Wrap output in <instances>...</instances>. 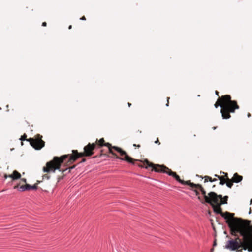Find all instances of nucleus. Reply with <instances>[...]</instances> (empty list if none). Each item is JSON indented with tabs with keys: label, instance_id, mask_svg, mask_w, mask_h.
<instances>
[{
	"label": "nucleus",
	"instance_id": "1",
	"mask_svg": "<svg viewBox=\"0 0 252 252\" xmlns=\"http://www.w3.org/2000/svg\"><path fill=\"white\" fill-rule=\"evenodd\" d=\"M243 221L247 222V225H249L251 222L250 220L238 218L233 219L232 221H227V224L230 229L232 235L237 236L236 234L239 233L242 237V240L237 237L242 244V249L252 251V234L249 232L247 227L243 225L242 222Z\"/></svg>",
	"mask_w": 252,
	"mask_h": 252
},
{
	"label": "nucleus",
	"instance_id": "2",
	"mask_svg": "<svg viewBox=\"0 0 252 252\" xmlns=\"http://www.w3.org/2000/svg\"><path fill=\"white\" fill-rule=\"evenodd\" d=\"M199 186V190L202 192L204 196L205 201L206 203L211 205L214 211L218 214H220L222 217L225 219L226 223L227 221H232L233 219H238V218L234 217V214L225 212L223 213L221 210L220 206L222 204H227L226 201H223L222 196L221 195H217L214 192H210L208 193V195H206V191L201 185H197Z\"/></svg>",
	"mask_w": 252,
	"mask_h": 252
},
{
	"label": "nucleus",
	"instance_id": "3",
	"mask_svg": "<svg viewBox=\"0 0 252 252\" xmlns=\"http://www.w3.org/2000/svg\"><path fill=\"white\" fill-rule=\"evenodd\" d=\"M230 95H225L219 98L214 106L216 108L220 106L221 108V113L223 119H229L231 115L230 112H234L235 109H239L236 101L231 100Z\"/></svg>",
	"mask_w": 252,
	"mask_h": 252
},
{
	"label": "nucleus",
	"instance_id": "4",
	"mask_svg": "<svg viewBox=\"0 0 252 252\" xmlns=\"http://www.w3.org/2000/svg\"><path fill=\"white\" fill-rule=\"evenodd\" d=\"M158 168L154 169L155 172L166 173L168 175L173 177L178 182L180 183L181 184L183 185H188L191 188H195L199 190V186L196 185H200V184H195L194 183H191L190 181H185L183 180H181L179 176H178L175 172H173L171 171V170L169 169L168 168L164 165H158Z\"/></svg>",
	"mask_w": 252,
	"mask_h": 252
},
{
	"label": "nucleus",
	"instance_id": "5",
	"mask_svg": "<svg viewBox=\"0 0 252 252\" xmlns=\"http://www.w3.org/2000/svg\"><path fill=\"white\" fill-rule=\"evenodd\" d=\"M67 158V155L62 156L60 158L55 157L53 158V160L48 162L46 163V166L43 168V172H50L52 171L54 173L56 170L62 171L60 169L61 164ZM64 170H63L62 172Z\"/></svg>",
	"mask_w": 252,
	"mask_h": 252
},
{
	"label": "nucleus",
	"instance_id": "6",
	"mask_svg": "<svg viewBox=\"0 0 252 252\" xmlns=\"http://www.w3.org/2000/svg\"><path fill=\"white\" fill-rule=\"evenodd\" d=\"M105 145L108 148L110 153L112 154V155L116 156V155L112 151V149H114L117 152L119 153L121 156H124V158H120L117 156L116 158L117 159L126 161L128 163L134 165V163L133 162L134 160L133 158L129 157L127 154V153L125 151H123L121 148L116 146H112L109 143H106Z\"/></svg>",
	"mask_w": 252,
	"mask_h": 252
},
{
	"label": "nucleus",
	"instance_id": "7",
	"mask_svg": "<svg viewBox=\"0 0 252 252\" xmlns=\"http://www.w3.org/2000/svg\"><path fill=\"white\" fill-rule=\"evenodd\" d=\"M96 145L95 143H92L91 144L89 143L88 145L84 147V154L86 156H91L93 154V150H94L96 148ZM84 155L83 153L78 154L77 152L75 154L74 153L73 155H70L69 159L68 160V162H74L79 157H82Z\"/></svg>",
	"mask_w": 252,
	"mask_h": 252
},
{
	"label": "nucleus",
	"instance_id": "8",
	"mask_svg": "<svg viewBox=\"0 0 252 252\" xmlns=\"http://www.w3.org/2000/svg\"><path fill=\"white\" fill-rule=\"evenodd\" d=\"M241 246L242 244L237 237L234 239L228 240L226 243L225 248L231 251H238L239 252L242 250Z\"/></svg>",
	"mask_w": 252,
	"mask_h": 252
},
{
	"label": "nucleus",
	"instance_id": "9",
	"mask_svg": "<svg viewBox=\"0 0 252 252\" xmlns=\"http://www.w3.org/2000/svg\"><path fill=\"white\" fill-rule=\"evenodd\" d=\"M28 141L30 142V144L36 150H40L44 146L45 142L41 139L34 140L32 138H30Z\"/></svg>",
	"mask_w": 252,
	"mask_h": 252
},
{
	"label": "nucleus",
	"instance_id": "10",
	"mask_svg": "<svg viewBox=\"0 0 252 252\" xmlns=\"http://www.w3.org/2000/svg\"><path fill=\"white\" fill-rule=\"evenodd\" d=\"M144 164L146 165L145 167L146 169H148L149 167H152V170L154 171L155 170L154 169L158 168V166L159 165L158 164L154 165L153 163H150L147 159L144 160Z\"/></svg>",
	"mask_w": 252,
	"mask_h": 252
},
{
	"label": "nucleus",
	"instance_id": "11",
	"mask_svg": "<svg viewBox=\"0 0 252 252\" xmlns=\"http://www.w3.org/2000/svg\"><path fill=\"white\" fill-rule=\"evenodd\" d=\"M21 176V174L16 170H14L12 174L8 175V177L12 178V180L20 179Z\"/></svg>",
	"mask_w": 252,
	"mask_h": 252
},
{
	"label": "nucleus",
	"instance_id": "12",
	"mask_svg": "<svg viewBox=\"0 0 252 252\" xmlns=\"http://www.w3.org/2000/svg\"><path fill=\"white\" fill-rule=\"evenodd\" d=\"M243 177L241 175H238L237 173H235L232 178V181L233 182L239 183L242 181Z\"/></svg>",
	"mask_w": 252,
	"mask_h": 252
},
{
	"label": "nucleus",
	"instance_id": "13",
	"mask_svg": "<svg viewBox=\"0 0 252 252\" xmlns=\"http://www.w3.org/2000/svg\"><path fill=\"white\" fill-rule=\"evenodd\" d=\"M27 190H30L31 189L33 190H36L37 189V186L36 184H34L33 185H31L28 184H26Z\"/></svg>",
	"mask_w": 252,
	"mask_h": 252
},
{
	"label": "nucleus",
	"instance_id": "14",
	"mask_svg": "<svg viewBox=\"0 0 252 252\" xmlns=\"http://www.w3.org/2000/svg\"><path fill=\"white\" fill-rule=\"evenodd\" d=\"M218 178L220 180V185H223L226 183L223 176H218Z\"/></svg>",
	"mask_w": 252,
	"mask_h": 252
},
{
	"label": "nucleus",
	"instance_id": "15",
	"mask_svg": "<svg viewBox=\"0 0 252 252\" xmlns=\"http://www.w3.org/2000/svg\"><path fill=\"white\" fill-rule=\"evenodd\" d=\"M104 143V140L103 138H101L99 141H98V147H102L103 146H105V144L106 143Z\"/></svg>",
	"mask_w": 252,
	"mask_h": 252
},
{
	"label": "nucleus",
	"instance_id": "16",
	"mask_svg": "<svg viewBox=\"0 0 252 252\" xmlns=\"http://www.w3.org/2000/svg\"><path fill=\"white\" fill-rule=\"evenodd\" d=\"M18 191H20V192H23L24 191H26L27 190V188H26V185L25 186H20L19 188H18Z\"/></svg>",
	"mask_w": 252,
	"mask_h": 252
},
{
	"label": "nucleus",
	"instance_id": "17",
	"mask_svg": "<svg viewBox=\"0 0 252 252\" xmlns=\"http://www.w3.org/2000/svg\"><path fill=\"white\" fill-rule=\"evenodd\" d=\"M228 180H229V181L228 182L226 183V186L228 188H231L232 187L233 185V182L232 181V180H229V179L228 178Z\"/></svg>",
	"mask_w": 252,
	"mask_h": 252
},
{
	"label": "nucleus",
	"instance_id": "18",
	"mask_svg": "<svg viewBox=\"0 0 252 252\" xmlns=\"http://www.w3.org/2000/svg\"><path fill=\"white\" fill-rule=\"evenodd\" d=\"M204 182H207L209 181L211 182H212L213 180V179L211 177L208 176H205L204 177Z\"/></svg>",
	"mask_w": 252,
	"mask_h": 252
},
{
	"label": "nucleus",
	"instance_id": "19",
	"mask_svg": "<svg viewBox=\"0 0 252 252\" xmlns=\"http://www.w3.org/2000/svg\"><path fill=\"white\" fill-rule=\"evenodd\" d=\"M26 137H27V135H26L25 134H24V135H23V136H22L21 137V138H20V139L21 141L25 140H26Z\"/></svg>",
	"mask_w": 252,
	"mask_h": 252
},
{
	"label": "nucleus",
	"instance_id": "20",
	"mask_svg": "<svg viewBox=\"0 0 252 252\" xmlns=\"http://www.w3.org/2000/svg\"><path fill=\"white\" fill-rule=\"evenodd\" d=\"M50 178V176H48V175H44L43 176V179H49Z\"/></svg>",
	"mask_w": 252,
	"mask_h": 252
},
{
	"label": "nucleus",
	"instance_id": "21",
	"mask_svg": "<svg viewBox=\"0 0 252 252\" xmlns=\"http://www.w3.org/2000/svg\"><path fill=\"white\" fill-rule=\"evenodd\" d=\"M228 198V197L227 196H225L224 197V200L223 201H226V202H227V201Z\"/></svg>",
	"mask_w": 252,
	"mask_h": 252
},
{
	"label": "nucleus",
	"instance_id": "22",
	"mask_svg": "<svg viewBox=\"0 0 252 252\" xmlns=\"http://www.w3.org/2000/svg\"><path fill=\"white\" fill-rule=\"evenodd\" d=\"M80 20H86V18L84 16H82L81 18H80Z\"/></svg>",
	"mask_w": 252,
	"mask_h": 252
},
{
	"label": "nucleus",
	"instance_id": "23",
	"mask_svg": "<svg viewBox=\"0 0 252 252\" xmlns=\"http://www.w3.org/2000/svg\"><path fill=\"white\" fill-rule=\"evenodd\" d=\"M46 25H47V23H46V22H43V23H42V25L43 26H46Z\"/></svg>",
	"mask_w": 252,
	"mask_h": 252
},
{
	"label": "nucleus",
	"instance_id": "24",
	"mask_svg": "<svg viewBox=\"0 0 252 252\" xmlns=\"http://www.w3.org/2000/svg\"><path fill=\"white\" fill-rule=\"evenodd\" d=\"M194 191L195 192L196 195H198L199 194V192L198 191H197L196 190H194Z\"/></svg>",
	"mask_w": 252,
	"mask_h": 252
},
{
	"label": "nucleus",
	"instance_id": "25",
	"mask_svg": "<svg viewBox=\"0 0 252 252\" xmlns=\"http://www.w3.org/2000/svg\"><path fill=\"white\" fill-rule=\"evenodd\" d=\"M155 143H159L160 144V143L159 142V140L158 139V138L157 139L156 141L155 142Z\"/></svg>",
	"mask_w": 252,
	"mask_h": 252
},
{
	"label": "nucleus",
	"instance_id": "26",
	"mask_svg": "<svg viewBox=\"0 0 252 252\" xmlns=\"http://www.w3.org/2000/svg\"><path fill=\"white\" fill-rule=\"evenodd\" d=\"M133 146L134 147H140V145H136L135 144H133Z\"/></svg>",
	"mask_w": 252,
	"mask_h": 252
},
{
	"label": "nucleus",
	"instance_id": "27",
	"mask_svg": "<svg viewBox=\"0 0 252 252\" xmlns=\"http://www.w3.org/2000/svg\"><path fill=\"white\" fill-rule=\"evenodd\" d=\"M216 245H217L216 240H215L214 241L213 246L214 247V246H216Z\"/></svg>",
	"mask_w": 252,
	"mask_h": 252
},
{
	"label": "nucleus",
	"instance_id": "28",
	"mask_svg": "<svg viewBox=\"0 0 252 252\" xmlns=\"http://www.w3.org/2000/svg\"><path fill=\"white\" fill-rule=\"evenodd\" d=\"M21 180L23 182H26V179L25 178H22Z\"/></svg>",
	"mask_w": 252,
	"mask_h": 252
},
{
	"label": "nucleus",
	"instance_id": "29",
	"mask_svg": "<svg viewBox=\"0 0 252 252\" xmlns=\"http://www.w3.org/2000/svg\"><path fill=\"white\" fill-rule=\"evenodd\" d=\"M169 97H167V103L166 105L167 106H168V104H169L168 101H169Z\"/></svg>",
	"mask_w": 252,
	"mask_h": 252
},
{
	"label": "nucleus",
	"instance_id": "30",
	"mask_svg": "<svg viewBox=\"0 0 252 252\" xmlns=\"http://www.w3.org/2000/svg\"><path fill=\"white\" fill-rule=\"evenodd\" d=\"M215 94L217 96H219V92L217 91H216Z\"/></svg>",
	"mask_w": 252,
	"mask_h": 252
},
{
	"label": "nucleus",
	"instance_id": "31",
	"mask_svg": "<svg viewBox=\"0 0 252 252\" xmlns=\"http://www.w3.org/2000/svg\"><path fill=\"white\" fill-rule=\"evenodd\" d=\"M8 177V175H6V174H5L4 175V178L5 179H7Z\"/></svg>",
	"mask_w": 252,
	"mask_h": 252
},
{
	"label": "nucleus",
	"instance_id": "32",
	"mask_svg": "<svg viewBox=\"0 0 252 252\" xmlns=\"http://www.w3.org/2000/svg\"><path fill=\"white\" fill-rule=\"evenodd\" d=\"M217 181V179L214 178V179H213V180H212V182H215V181Z\"/></svg>",
	"mask_w": 252,
	"mask_h": 252
},
{
	"label": "nucleus",
	"instance_id": "33",
	"mask_svg": "<svg viewBox=\"0 0 252 252\" xmlns=\"http://www.w3.org/2000/svg\"><path fill=\"white\" fill-rule=\"evenodd\" d=\"M128 105L129 107H130L131 105V104L130 103H128Z\"/></svg>",
	"mask_w": 252,
	"mask_h": 252
},
{
	"label": "nucleus",
	"instance_id": "34",
	"mask_svg": "<svg viewBox=\"0 0 252 252\" xmlns=\"http://www.w3.org/2000/svg\"><path fill=\"white\" fill-rule=\"evenodd\" d=\"M71 28H72V26H71V25H70V26H69V27H68V28H69V29H71Z\"/></svg>",
	"mask_w": 252,
	"mask_h": 252
},
{
	"label": "nucleus",
	"instance_id": "35",
	"mask_svg": "<svg viewBox=\"0 0 252 252\" xmlns=\"http://www.w3.org/2000/svg\"><path fill=\"white\" fill-rule=\"evenodd\" d=\"M250 116H251L250 114V113H249V114H248V117H249Z\"/></svg>",
	"mask_w": 252,
	"mask_h": 252
},
{
	"label": "nucleus",
	"instance_id": "36",
	"mask_svg": "<svg viewBox=\"0 0 252 252\" xmlns=\"http://www.w3.org/2000/svg\"><path fill=\"white\" fill-rule=\"evenodd\" d=\"M251 209H250V211H249V214H251Z\"/></svg>",
	"mask_w": 252,
	"mask_h": 252
},
{
	"label": "nucleus",
	"instance_id": "37",
	"mask_svg": "<svg viewBox=\"0 0 252 252\" xmlns=\"http://www.w3.org/2000/svg\"><path fill=\"white\" fill-rule=\"evenodd\" d=\"M252 203V199H251V201H250V204H251Z\"/></svg>",
	"mask_w": 252,
	"mask_h": 252
},
{
	"label": "nucleus",
	"instance_id": "38",
	"mask_svg": "<svg viewBox=\"0 0 252 252\" xmlns=\"http://www.w3.org/2000/svg\"><path fill=\"white\" fill-rule=\"evenodd\" d=\"M215 176L216 177H218V176H219L217 175H215Z\"/></svg>",
	"mask_w": 252,
	"mask_h": 252
},
{
	"label": "nucleus",
	"instance_id": "39",
	"mask_svg": "<svg viewBox=\"0 0 252 252\" xmlns=\"http://www.w3.org/2000/svg\"><path fill=\"white\" fill-rule=\"evenodd\" d=\"M213 249H212L211 250V252H213Z\"/></svg>",
	"mask_w": 252,
	"mask_h": 252
},
{
	"label": "nucleus",
	"instance_id": "40",
	"mask_svg": "<svg viewBox=\"0 0 252 252\" xmlns=\"http://www.w3.org/2000/svg\"><path fill=\"white\" fill-rule=\"evenodd\" d=\"M216 129L215 127H213V129Z\"/></svg>",
	"mask_w": 252,
	"mask_h": 252
},
{
	"label": "nucleus",
	"instance_id": "41",
	"mask_svg": "<svg viewBox=\"0 0 252 252\" xmlns=\"http://www.w3.org/2000/svg\"><path fill=\"white\" fill-rule=\"evenodd\" d=\"M0 110H1V107H0Z\"/></svg>",
	"mask_w": 252,
	"mask_h": 252
}]
</instances>
